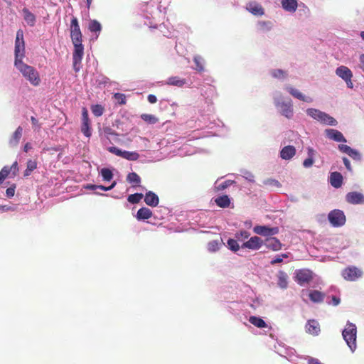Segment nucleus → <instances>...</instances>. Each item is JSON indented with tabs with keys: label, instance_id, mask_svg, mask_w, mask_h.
<instances>
[{
	"label": "nucleus",
	"instance_id": "nucleus-1",
	"mask_svg": "<svg viewBox=\"0 0 364 364\" xmlns=\"http://www.w3.org/2000/svg\"><path fill=\"white\" fill-rule=\"evenodd\" d=\"M15 66L33 86L36 87L41 84V80L40 75L35 68L23 62H18Z\"/></svg>",
	"mask_w": 364,
	"mask_h": 364
},
{
	"label": "nucleus",
	"instance_id": "nucleus-2",
	"mask_svg": "<svg viewBox=\"0 0 364 364\" xmlns=\"http://www.w3.org/2000/svg\"><path fill=\"white\" fill-rule=\"evenodd\" d=\"M356 326L352 323H348L342 332L343 339L352 351L356 348Z\"/></svg>",
	"mask_w": 364,
	"mask_h": 364
},
{
	"label": "nucleus",
	"instance_id": "nucleus-3",
	"mask_svg": "<svg viewBox=\"0 0 364 364\" xmlns=\"http://www.w3.org/2000/svg\"><path fill=\"white\" fill-rule=\"evenodd\" d=\"M15 61L14 65H17L18 62H23L25 55V42L23 39V31L19 29L16 32L15 41Z\"/></svg>",
	"mask_w": 364,
	"mask_h": 364
},
{
	"label": "nucleus",
	"instance_id": "nucleus-4",
	"mask_svg": "<svg viewBox=\"0 0 364 364\" xmlns=\"http://www.w3.org/2000/svg\"><path fill=\"white\" fill-rule=\"evenodd\" d=\"M306 113L313 119L323 124L332 126H335L337 124V121L333 117L318 109L309 108L306 110Z\"/></svg>",
	"mask_w": 364,
	"mask_h": 364
},
{
	"label": "nucleus",
	"instance_id": "nucleus-5",
	"mask_svg": "<svg viewBox=\"0 0 364 364\" xmlns=\"http://www.w3.org/2000/svg\"><path fill=\"white\" fill-rule=\"evenodd\" d=\"M74 46L73 53V69L75 72H78L80 69L81 61L84 55V46L82 40L79 41H72Z\"/></svg>",
	"mask_w": 364,
	"mask_h": 364
},
{
	"label": "nucleus",
	"instance_id": "nucleus-6",
	"mask_svg": "<svg viewBox=\"0 0 364 364\" xmlns=\"http://www.w3.org/2000/svg\"><path fill=\"white\" fill-rule=\"evenodd\" d=\"M107 151L128 161H137L140 156L136 151H122L116 146L108 147Z\"/></svg>",
	"mask_w": 364,
	"mask_h": 364
},
{
	"label": "nucleus",
	"instance_id": "nucleus-7",
	"mask_svg": "<svg viewBox=\"0 0 364 364\" xmlns=\"http://www.w3.org/2000/svg\"><path fill=\"white\" fill-rule=\"evenodd\" d=\"M328 218L334 227L342 226L346 223V216L342 210L336 209L328 213Z\"/></svg>",
	"mask_w": 364,
	"mask_h": 364
},
{
	"label": "nucleus",
	"instance_id": "nucleus-8",
	"mask_svg": "<svg viewBox=\"0 0 364 364\" xmlns=\"http://www.w3.org/2000/svg\"><path fill=\"white\" fill-rule=\"evenodd\" d=\"M70 32L72 41H79L82 40V34L78 20L75 16H73L70 21Z\"/></svg>",
	"mask_w": 364,
	"mask_h": 364
},
{
	"label": "nucleus",
	"instance_id": "nucleus-9",
	"mask_svg": "<svg viewBox=\"0 0 364 364\" xmlns=\"http://www.w3.org/2000/svg\"><path fill=\"white\" fill-rule=\"evenodd\" d=\"M363 272L355 266H350L345 268L342 272L343 277L348 281H355L361 277Z\"/></svg>",
	"mask_w": 364,
	"mask_h": 364
},
{
	"label": "nucleus",
	"instance_id": "nucleus-10",
	"mask_svg": "<svg viewBox=\"0 0 364 364\" xmlns=\"http://www.w3.org/2000/svg\"><path fill=\"white\" fill-rule=\"evenodd\" d=\"M253 232L257 235L270 237L278 234L279 228L277 227L270 228L266 225H256L253 228Z\"/></svg>",
	"mask_w": 364,
	"mask_h": 364
},
{
	"label": "nucleus",
	"instance_id": "nucleus-11",
	"mask_svg": "<svg viewBox=\"0 0 364 364\" xmlns=\"http://www.w3.org/2000/svg\"><path fill=\"white\" fill-rule=\"evenodd\" d=\"M264 244V240H262L258 236L251 237L247 241L245 242L241 248L242 249H249L251 250H259Z\"/></svg>",
	"mask_w": 364,
	"mask_h": 364
},
{
	"label": "nucleus",
	"instance_id": "nucleus-12",
	"mask_svg": "<svg viewBox=\"0 0 364 364\" xmlns=\"http://www.w3.org/2000/svg\"><path fill=\"white\" fill-rule=\"evenodd\" d=\"M313 279V272L306 269H299L296 272V281L299 285L310 282Z\"/></svg>",
	"mask_w": 364,
	"mask_h": 364
},
{
	"label": "nucleus",
	"instance_id": "nucleus-13",
	"mask_svg": "<svg viewBox=\"0 0 364 364\" xmlns=\"http://www.w3.org/2000/svg\"><path fill=\"white\" fill-rule=\"evenodd\" d=\"M81 132L87 137H90L92 134L88 112L85 107H83L82 110Z\"/></svg>",
	"mask_w": 364,
	"mask_h": 364
},
{
	"label": "nucleus",
	"instance_id": "nucleus-14",
	"mask_svg": "<svg viewBox=\"0 0 364 364\" xmlns=\"http://www.w3.org/2000/svg\"><path fill=\"white\" fill-rule=\"evenodd\" d=\"M277 107L279 108L280 113L287 119H291L294 114L293 105L291 101L282 102L277 104Z\"/></svg>",
	"mask_w": 364,
	"mask_h": 364
},
{
	"label": "nucleus",
	"instance_id": "nucleus-15",
	"mask_svg": "<svg viewBox=\"0 0 364 364\" xmlns=\"http://www.w3.org/2000/svg\"><path fill=\"white\" fill-rule=\"evenodd\" d=\"M346 200L350 204H363L364 196L357 191L349 192L346 196Z\"/></svg>",
	"mask_w": 364,
	"mask_h": 364
},
{
	"label": "nucleus",
	"instance_id": "nucleus-16",
	"mask_svg": "<svg viewBox=\"0 0 364 364\" xmlns=\"http://www.w3.org/2000/svg\"><path fill=\"white\" fill-rule=\"evenodd\" d=\"M325 134L327 138L337 142H346V139L343 134L334 129H327L325 130Z\"/></svg>",
	"mask_w": 364,
	"mask_h": 364
},
{
	"label": "nucleus",
	"instance_id": "nucleus-17",
	"mask_svg": "<svg viewBox=\"0 0 364 364\" xmlns=\"http://www.w3.org/2000/svg\"><path fill=\"white\" fill-rule=\"evenodd\" d=\"M264 244L267 248L274 252L280 250L283 246L282 242L277 237H267L264 241Z\"/></svg>",
	"mask_w": 364,
	"mask_h": 364
},
{
	"label": "nucleus",
	"instance_id": "nucleus-18",
	"mask_svg": "<svg viewBox=\"0 0 364 364\" xmlns=\"http://www.w3.org/2000/svg\"><path fill=\"white\" fill-rule=\"evenodd\" d=\"M286 89L290 95H291L294 97L299 99V100L309 103L313 102V99L311 97H306L299 90L292 87L287 86Z\"/></svg>",
	"mask_w": 364,
	"mask_h": 364
},
{
	"label": "nucleus",
	"instance_id": "nucleus-19",
	"mask_svg": "<svg viewBox=\"0 0 364 364\" xmlns=\"http://www.w3.org/2000/svg\"><path fill=\"white\" fill-rule=\"evenodd\" d=\"M246 9L255 16H262L264 14L262 6L255 1L248 3Z\"/></svg>",
	"mask_w": 364,
	"mask_h": 364
},
{
	"label": "nucleus",
	"instance_id": "nucleus-20",
	"mask_svg": "<svg viewBox=\"0 0 364 364\" xmlns=\"http://www.w3.org/2000/svg\"><path fill=\"white\" fill-rule=\"evenodd\" d=\"M144 202L151 207H156L159 203L158 196L152 191H149L144 196Z\"/></svg>",
	"mask_w": 364,
	"mask_h": 364
},
{
	"label": "nucleus",
	"instance_id": "nucleus-21",
	"mask_svg": "<svg viewBox=\"0 0 364 364\" xmlns=\"http://www.w3.org/2000/svg\"><path fill=\"white\" fill-rule=\"evenodd\" d=\"M331 185L336 188H340L343 184V176L341 173L335 171L331 173L330 176Z\"/></svg>",
	"mask_w": 364,
	"mask_h": 364
},
{
	"label": "nucleus",
	"instance_id": "nucleus-22",
	"mask_svg": "<svg viewBox=\"0 0 364 364\" xmlns=\"http://www.w3.org/2000/svg\"><path fill=\"white\" fill-rule=\"evenodd\" d=\"M306 330L310 334L314 336L318 335L320 331V326L318 322L316 320L308 321L306 325Z\"/></svg>",
	"mask_w": 364,
	"mask_h": 364
},
{
	"label": "nucleus",
	"instance_id": "nucleus-23",
	"mask_svg": "<svg viewBox=\"0 0 364 364\" xmlns=\"http://www.w3.org/2000/svg\"><path fill=\"white\" fill-rule=\"evenodd\" d=\"M296 154V149L293 146H286L280 151L282 159L289 160L291 159Z\"/></svg>",
	"mask_w": 364,
	"mask_h": 364
},
{
	"label": "nucleus",
	"instance_id": "nucleus-24",
	"mask_svg": "<svg viewBox=\"0 0 364 364\" xmlns=\"http://www.w3.org/2000/svg\"><path fill=\"white\" fill-rule=\"evenodd\" d=\"M336 74L343 80L353 77V73L351 70L348 67L344 65H341L337 68L336 70Z\"/></svg>",
	"mask_w": 364,
	"mask_h": 364
},
{
	"label": "nucleus",
	"instance_id": "nucleus-25",
	"mask_svg": "<svg viewBox=\"0 0 364 364\" xmlns=\"http://www.w3.org/2000/svg\"><path fill=\"white\" fill-rule=\"evenodd\" d=\"M281 4L285 11L291 13L295 12L298 6L297 0H282Z\"/></svg>",
	"mask_w": 364,
	"mask_h": 364
},
{
	"label": "nucleus",
	"instance_id": "nucleus-26",
	"mask_svg": "<svg viewBox=\"0 0 364 364\" xmlns=\"http://www.w3.org/2000/svg\"><path fill=\"white\" fill-rule=\"evenodd\" d=\"M277 284L283 289H287L288 287V275L282 270L279 271L277 273Z\"/></svg>",
	"mask_w": 364,
	"mask_h": 364
},
{
	"label": "nucleus",
	"instance_id": "nucleus-27",
	"mask_svg": "<svg viewBox=\"0 0 364 364\" xmlns=\"http://www.w3.org/2000/svg\"><path fill=\"white\" fill-rule=\"evenodd\" d=\"M186 83V80L184 78H181L178 76H172L167 79L166 84L168 85L176 86L178 87H182Z\"/></svg>",
	"mask_w": 364,
	"mask_h": 364
},
{
	"label": "nucleus",
	"instance_id": "nucleus-28",
	"mask_svg": "<svg viewBox=\"0 0 364 364\" xmlns=\"http://www.w3.org/2000/svg\"><path fill=\"white\" fill-rule=\"evenodd\" d=\"M23 134V128L21 127H18L13 135L11 136L10 140H9V144L11 146H16L19 143V141L22 136Z\"/></svg>",
	"mask_w": 364,
	"mask_h": 364
},
{
	"label": "nucleus",
	"instance_id": "nucleus-29",
	"mask_svg": "<svg viewBox=\"0 0 364 364\" xmlns=\"http://www.w3.org/2000/svg\"><path fill=\"white\" fill-rule=\"evenodd\" d=\"M23 18L30 26H33L36 23V16L28 9L23 8L22 10Z\"/></svg>",
	"mask_w": 364,
	"mask_h": 364
},
{
	"label": "nucleus",
	"instance_id": "nucleus-30",
	"mask_svg": "<svg viewBox=\"0 0 364 364\" xmlns=\"http://www.w3.org/2000/svg\"><path fill=\"white\" fill-rule=\"evenodd\" d=\"M152 216V212L150 209L143 207L138 210L136 213V218L138 220H147Z\"/></svg>",
	"mask_w": 364,
	"mask_h": 364
},
{
	"label": "nucleus",
	"instance_id": "nucleus-31",
	"mask_svg": "<svg viewBox=\"0 0 364 364\" xmlns=\"http://www.w3.org/2000/svg\"><path fill=\"white\" fill-rule=\"evenodd\" d=\"M215 203L220 208H228L230 204V199L227 195L219 196L215 199Z\"/></svg>",
	"mask_w": 364,
	"mask_h": 364
},
{
	"label": "nucleus",
	"instance_id": "nucleus-32",
	"mask_svg": "<svg viewBox=\"0 0 364 364\" xmlns=\"http://www.w3.org/2000/svg\"><path fill=\"white\" fill-rule=\"evenodd\" d=\"M249 321L251 324L254 325L257 328H265L267 326L266 322L261 318L252 316L249 318Z\"/></svg>",
	"mask_w": 364,
	"mask_h": 364
},
{
	"label": "nucleus",
	"instance_id": "nucleus-33",
	"mask_svg": "<svg viewBox=\"0 0 364 364\" xmlns=\"http://www.w3.org/2000/svg\"><path fill=\"white\" fill-rule=\"evenodd\" d=\"M127 181L133 186H137L141 183V178L136 173L132 172L127 175Z\"/></svg>",
	"mask_w": 364,
	"mask_h": 364
},
{
	"label": "nucleus",
	"instance_id": "nucleus-34",
	"mask_svg": "<svg viewBox=\"0 0 364 364\" xmlns=\"http://www.w3.org/2000/svg\"><path fill=\"white\" fill-rule=\"evenodd\" d=\"M88 29L92 33H100L102 30V26L97 20H91L88 25Z\"/></svg>",
	"mask_w": 364,
	"mask_h": 364
},
{
	"label": "nucleus",
	"instance_id": "nucleus-35",
	"mask_svg": "<svg viewBox=\"0 0 364 364\" xmlns=\"http://www.w3.org/2000/svg\"><path fill=\"white\" fill-rule=\"evenodd\" d=\"M309 298L312 301L321 302L323 300L324 294L318 291L314 290L310 292Z\"/></svg>",
	"mask_w": 364,
	"mask_h": 364
},
{
	"label": "nucleus",
	"instance_id": "nucleus-36",
	"mask_svg": "<svg viewBox=\"0 0 364 364\" xmlns=\"http://www.w3.org/2000/svg\"><path fill=\"white\" fill-rule=\"evenodd\" d=\"M37 168V162L33 160H28L26 164V169L24 171V176L31 175L33 171Z\"/></svg>",
	"mask_w": 364,
	"mask_h": 364
},
{
	"label": "nucleus",
	"instance_id": "nucleus-37",
	"mask_svg": "<svg viewBox=\"0 0 364 364\" xmlns=\"http://www.w3.org/2000/svg\"><path fill=\"white\" fill-rule=\"evenodd\" d=\"M193 61L196 64V70L198 72H203L204 70V60L201 56L196 55L193 58Z\"/></svg>",
	"mask_w": 364,
	"mask_h": 364
},
{
	"label": "nucleus",
	"instance_id": "nucleus-38",
	"mask_svg": "<svg viewBox=\"0 0 364 364\" xmlns=\"http://www.w3.org/2000/svg\"><path fill=\"white\" fill-rule=\"evenodd\" d=\"M144 197V195L142 193H134L131 194L128 196L127 200L132 203L136 204L138 203Z\"/></svg>",
	"mask_w": 364,
	"mask_h": 364
},
{
	"label": "nucleus",
	"instance_id": "nucleus-39",
	"mask_svg": "<svg viewBox=\"0 0 364 364\" xmlns=\"http://www.w3.org/2000/svg\"><path fill=\"white\" fill-rule=\"evenodd\" d=\"M141 117L144 121H145L146 122H147L149 124H156V122H159L158 118L156 117L153 114H141Z\"/></svg>",
	"mask_w": 364,
	"mask_h": 364
},
{
	"label": "nucleus",
	"instance_id": "nucleus-40",
	"mask_svg": "<svg viewBox=\"0 0 364 364\" xmlns=\"http://www.w3.org/2000/svg\"><path fill=\"white\" fill-rule=\"evenodd\" d=\"M101 175L103 178V180L106 181H109L113 178V173L112 171L107 168H104L101 170Z\"/></svg>",
	"mask_w": 364,
	"mask_h": 364
},
{
	"label": "nucleus",
	"instance_id": "nucleus-41",
	"mask_svg": "<svg viewBox=\"0 0 364 364\" xmlns=\"http://www.w3.org/2000/svg\"><path fill=\"white\" fill-rule=\"evenodd\" d=\"M91 110L95 116L100 117L103 114L104 107L100 105H95L92 106Z\"/></svg>",
	"mask_w": 364,
	"mask_h": 364
},
{
	"label": "nucleus",
	"instance_id": "nucleus-42",
	"mask_svg": "<svg viewBox=\"0 0 364 364\" xmlns=\"http://www.w3.org/2000/svg\"><path fill=\"white\" fill-rule=\"evenodd\" d=\"M237 240L228 239L227 242L229 249L233 252H237L240 249V245Z\"/></svg>",
	"mask_w": 364,
	"mask_h": 364
},
{
	"label": "nucleus",
	"instance_id": "nucleus-43",
	"mask_svg": "<svg viewBox=\"0 0 364 364\" xmlns=\"http://www.w3.org/2000/svg\"><path fill=\"white\" fill-rule=\"evenodd\" d=\"M10 173H11V168H9V166H4L1 170V171H0V185L8 177V176Z\"/></svg>",
	"mask_w": 364,
	"mask_h": 364
},
{
	"label": "nucleus",
	"instance_id": "nucleus-44",
	"mask_svg": "<svg viewBox=\"0 0 364 364\" xmlns=\"http://www.w3.org/2000/svg\"><path fill=\"white\" fill-rule=\"evenodd\" d=\"M258 27L260 31H269L272 28V23L269 21H259Z\"/></svg>",
	"mask_w": 364,
	"mask_h": 364
},
{
	"label": "nucleus",
	"instance_id": "nucleus-45",
	"mask_svg": "<svg viewBox=\"0 0 364 364\" xmlns=\"http://www.w3.org/2000/svg\"><path fill=\"white\" fill-rule=\"evenodd\" d=\"M114 98L117 101L118 104L120 105H123L126 104V96L122 93H115L114 95Z\"/></svg>",
	"mask_w": 364,
	"mask_h": 364
},
{
	"label": "nucleus",
	"instance_id": "nucleus-46",
	"mask_svg": "<svg viewBox=\"0 0 364 364\" xmlns=\"http://www.w3.org/2000/svg\"><path fill=\"white\" fill-rule=\"evenodd\" d=\"M250 234L247 230H241L239 232L235 234V238L237 240H243L247 239L250 237Z\"/></svg>",
	"mask_w": 364,
	"mask_h": 364
},
{
	"label": "nucleus",
	"instance_id": "nucleus-47",
	"mask_svg": "<svg viewBox=\"0 0 364 364\" xmlns=\"http://www.w3.org/2000/svg\"><path fill=\"white\" fill-rule=\"evenodd\" d=\"M272 75L275 78L285 77L286 72L281 69H275L272 71Z\"/></svg>",
	"mask_w": 364,
	"mask_h": 364
},
{
	"label": "nucleus",
	"instance_id": "nucleus-48",
	"mask_svg": "<svg viewBox=\"0 0 364 364\" xmlns=\"http://www.w3.org/2000/svg\"><path fill=\"white\" fill-rule=\"evenodd\" d=\"M348 155L354 160L360 161L361 159L360 153L357 150L352 148Z\"/></svg>",
	"mask_w": 364,
	"mask_h": 364
},
{
	"label": "nucleus",
	"instance_id": "nucleus-49",
	"mask_svg": "<svg viewBox=\"0 0 364 364\" xmlns=\"http://www.w3.org/2000/svg\"><path fill=\"white\" fill-rule=\"evenodd\" d=\"M16 185H13L12 186L8 188L6 191V194L8 198H11L15 194Z\"/></svg>",
	"mask_w": 364,
	"mask_h": 364
},
{
	"label": "nucleus",
	"instance_id": "nucleus-50",
	"mask_svg": "<svg viewBox=\"0 0 364 364\" xmlns=\"http://www.w3.org/2000/svg\"><path fill=\"white\" fill-rule=\"evenodd\" d=\"M338 149L341 152L348 154L350 150L351 149V147H350L349 146L346 145V144H339Z\"/></svg>",
	"mask_w": 364,
	"mask_h": 364
},
{
	"label": "nucleus",
	"instance_id": "nucleus-51",
	"mask_svg": "<svg viewBox=\"0 0 364 364\" xmlns=\"http://www.w3.org/2000/svg\"><path fill=\"white\" fill-rule=\"evenodd\" d=\"M103 132L107 136L117 135V134H116V132L109 127H104Z\"/></svg>",
	"mask_w": 364,
	"mask_h": 364
},
{
	"label": "nucleus",
	"instance_id": "nucleus-52",
	"mask_svg": "<svg viewBox=\"0 0 364 364\" xmlns=\"http://www.w3.org/2000/svg\"><path fill=\"white\" fill-rule=\"evenodd\" d=\"M218 249V243L216 241H212L208 243V250L213 252Z\"/></svg>",
	"mask_w": 364,
	"mask_h": 364
},
{
	"label": "nucleus",
	"instance_id": "nucleus-53",
	"mask_svg": "<svg viewBox=\"0 0 364 364\" xmlns=\"http://www.w3.org/2000/svg\"><path fill=\"white\" fill-rule=\"evenodd\" d=\"M117 183L116 181H114L111 186H108V187H106V186H102V185H100V186H97V188L102 190V191H109L111 189H112L115 186H116Z\"/></svg>",
	"mask_w": 364,
	"mask_h": 364
},
{
	"label": "nucleus",
	"instance_id": "nucleus-54",
	"mask_svg": "<svg viewBox=\"0 0 364 364\" xmlns=\"http://www.w3.org/2000/svg\"><path fill=\"white\" fill-rule=\"evenodd\" d=\"M313 164H314V160H313L312 157H311V156L306 159L303 162V165L306 168H309V167L313 165Z\"/></svg>",
	"mask_w": 364,
	"mask_h": 364
},
{
	"label": "nucleus",
	"instance_id": "nucleus-55",
	"mask_svg": "<svg viewBox=\"0 0 364 364\" xmlns=\"http://www.w3.org/2000/svg\"><path fill=\"white\" fill-rule=\"evenodd\" d=\"M9 168H11V172H12L14 176H16L18 171V166L17 161H15L11 166L9 167Z\"/></svg>",
	"mask_w": 364,
	"mask_h": 364
},
{
	"label": "nucleus",
	"instance_id": "nucleus-56",
	"mask_svg": "<svg viewBox=\"0 0 364 364\" xmlns=\"http://www.w3.org/2000/svg\"><path fill=\"white\" fill-rule=\"evenodd\" d=\"M343 164L346 166V168L349 171H352V168H351V166H350V161L346 158V157H343Z\"/></svg>",
	"mask_w": 364,
	"mask_h": 364
},
{
	"label": "nucleus",
	"instance_id": "nucleus-57",
	"mask_svg": "<svg viewBox=\"0 0 364 364\" xmlns=\"http://www.w3.org/2000/svg\"><path fill=\"white\" fill-rule=\"evenodd\" d=\"M147 98H148V101L151 104H154L157 102V97L154 95H149Z\"/></svg>",
	"mask_w": 364,
	"mask_h": 364
},
{
	"label": "nucleus",
	"instance_id": "nucleus-58",
	"mask_svg": "<svg viewBox=\"0 0 364 364\" xmlns=\"http://www.w3.org/2000/svg\"><path fill=\"white\" fill-rule=\"evenodd\" d=\"M283 259L280 256H277L274 259H272L270 263L272 265H274L277 263L282 262Z\"/></svg>",
	"mask_w": 364,
	"mask_h": 364
},
{
	"label": "nucleus",
	"instance_id": "nucleus-59",
	"mask_svg": "<svg viewBox=\"0 0 364 364\" xmlns=\"http://www.w3.org/2000/svg\"><path fill=\"white\" fill-rule=\"evenodd\" d=\"M359 60H360V65L359 66L364 72V54H362L360 55Z\"/></svg>",
	"mask_w": 364,
	"mask_h": 364
},
{
	"label": "nucleus",
	"instance_id": "nucleus-60",
	"mask_svg": "<svg viewBox=\"0 0 364 364\" xmlns=\"http://www.w3.org/2000/svg\"><path fill=\"white\" fill-rule=\"evenodd\" d=\"M340 301H341V300H340V299H339V298H338V297H336V296H333L332 297V304H333V306H337V305H338V304H340Z\"/></svg>",
	"mask_w": 364,
	"mask_h": 364
},
{
	"label": "nucleus",
	"instance_id": "nucleus-61",
	"mask_svg": "<svg viewBox=\"0 0 364 364\" xmlns=\"http://www.w3.org/2000/svg\"><path fill=\"white\" fill-rule=\"evenodd\" d=\"M230 181H226L224 183H221L220 185V189H221V190L225 189L226 188L228 187V186L230 185Z\"/></svg>",
	"mask_w": 364,
	"mask_h": 364
},
{
	"label": "nucleus",
	"instance_id": "nucleus-62",
	"mask_svg": "<svg viewBox=\"0 0 364 364\" xmlns=\"http://www.w3.org/2000/svg\"><path fill=\"white\" fill-rule=\"evenodd\" d=\"M352 78H348L344 80V81L346 82L347 87L348 88H353V83L351 80Z\"/></svg>",
	"mask_w": 364,
	"mask_h": 364
},
{
	"label": "nucleus",
	"instance_id": "nucleus-63",
	"mask_svg": "<svg viewBox=\"0 0 364 364\" xmlns=\"http://www.w3.org/2000/svg\"><path fill=\"white\" fill-rule=\"evenodd\" d=\"M309 364H323L318 359L311 358L309 360Z\"/></svg>",
	"mask_w": 364,
	"mask_h": 364
},
{
	"label": "nucleus",
	"instance_id": "nucleus-64",
	"mask_svg": "<svg viewBox=\"0 0 364 364\" xmlns=\"http://www.w3.org/2000/svg\"><path fill=\"white\" fill-rule=\"evenodd\" d=\"M32 146L30 143H26L23 146V151L25 152H28L30 149H31Z\"/></svg>",
	"mask_w": 364,
	"mask_h": 364
}]
</instances>
